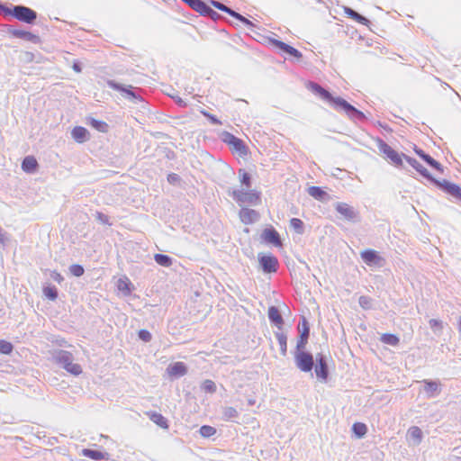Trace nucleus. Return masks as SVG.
Returning a JSON list of instances; mask_svg holds the SVG:
<instances>
[{
	"mask_svg": "<svg viewBox=\"0 0 461 461\" xmlns=\"http://www.w3.org/2000/svg\"><path fill=\"white\" fill-rule=\"evenodd\" d=\"M0 11L7 16L31 25L36 23L38 17L36 11L23 5H7L5 3L0 2Z\"/></svg>",
	"mask_w": 461,
	"mask_h": 461,
	"instance_id": "nucleus-1",
	"label": "nucleus"
},
{
	"mask_svg": "<svg viewBox=\"0 0 461 461\" xmlns=\"http://www.w3.org/2000/svg\"><path fill=\"white\" fill-rule=\"evenodd\" d=\"M106 85L109 88L120 92L121 95L134 104L144 102V98L139 93L140 88L131 85L119 83L113 79H107Z\"/></svg>",
	"mask_w": 461,
	"mask_h": 461,
	"instance_id": "nucleus-2",
	"label": "nucleus"
},
{
	"mask_svg": "<svg viewBox=\"0 0 461 461\" xmlns=\"http://www.w3.org/2000/svg\"><path fill=\"white\" fill-rule=\"evenodd\" d=\"M56 364L73 375H79L83 370L79 364L73 363L74 356L71 352L59 349L53 356Z\"/></svg>",
	"mask_w": 461,
	"mask_h": 461,
	"instance_id": "nucleus-3",
	"label": "nucleus"
},
{
	"mask_svg": "<svg viewBox=\"0 0 461 461\" xmlns=\"http://www.w3.org/2000/svg\"><path fill=\"white\" fill-rule=\"evenodd\" d=\"M294 361L296 368L303 373H312L314 368L315 356L306 348H294Z\"/></svg>",
	"mask_w": 461,
	"mask_h": 461,
	"instance_id": "nucleus-4",
	"label": "nucleus"
},
{
	"mask_svg": "<svg viewBox=\"0 0 461 461\" xmlns=\"http://www.w3.org/2000/svg\"><path fill=\"white\" fill-rule=\"evenodd\" d=\"M334 110L339 113H344L351 121L355 122H365L367 121L366 114L349 104L346 99L338 96L335 100Z\"/></svg>",
	"mask_w": 461,
	"mask_h": 461,
	"instance_id": "nucleus-5",
	"label": "nucleus"
},
{
	"mask_svg": "<svg viewBox=\"0 0 461 461\" xmlns=\"http://www.w3.org/2000/svg\"><path fill=\"white\" fill-rule=\"evenodd\" d=\"M230 195L240 205H258L261 203V192L256 189H234Z\"/></svg>",
	"mask_w": 461,
	"mask_h": 461,
	"instance_id": "nucleus-6",
	"label": "nucleus"
},
{
	"mask_svg": "<svg viewBox=\"0 0 461 461\" xmlns=\"http://www.w3.org/2000/svg\"><path fill=\"white\" fill-rule=\"evenodd\" d=\"M431 185L447 194L449 200L461 203V185L447 179L439 180L438 178H435Z\"/></svg>",
	"mask_w": 461,
	"mask_h": 461,
	"instance_id": "nucleus-7",
	"label": "nucleus"
},
{
	"mask_svg": "<svg viewBox=\"0 0 461 461\" xmlns=\"http://www.w3.org/2000/svg\"><path fill=\"white\" fill-rule=\"evenodd\" d=\"M258 269L265 275L277 273L280 264L276 256L271 252L258 253Z\"/></svg>",
	"mask_w": 461,
	"mask_h": 461,
	"instance_id": "nucleus-8",
	"label": "nucleus"
},
{
	"mask_svg": "<svg viewBox=\"0 0 461 461\" xmlns=\"http://www.w3.org/2000/svg\"><path fill=\"white\" fill-rule=\"evenodd\" d=\"M376 144L379 151L384 155V157L390 160V162L398 168L403 167L404 153H400L387 144L384 140L377 138Z\"/></svg>",
	"mask_w": 461,
	"mask_h": 461,
	"instance_id": "nucleus-9",
	"label": "nucleus"
},
{
	"mask_svg": "<svg viewBox=\"0 0 461 461\" xmlns=\"http://www.w3.org/2000/svg\"><path fill=\"white\" fill-rule=\"evenodd\" d=\"M313 371L316 378L321 383H327L330 379V372L329 367L328 357L320 352L315 355V362Z\"/></svg>",
	"mask_w": 461,
	"mask_h": 461,
	"instance_id": "nucleus-10",
	"label": "nucleus"
},
{
	"mask_svg": "<svg viewBox=\"0 0 461 461\" xmlns=\"http://www.w3.org/2000/svg\"><path fill=\"white\" fill-rule=\"evenodd\" d=\"M221 140L229 145L233 151L238 153L240 157L247 156L249 153V148L246 143L234 134L224 131L221 135Z\"/></svg>",
	"mask_w": 461,
	"mask_h": 461,
	"instance_id": "nucleus-11",
	"label": "nucleus"
},
{
	"mask_svg": "<svg viewBox=\"0 0 461 461\" xmlns=\"http://www.w3.org/2000/svg\"><path fill=\"white\" fill-rule=\"evenodd\" d=\"M362 261L370 267H383L386 260L380 255V252L374 249H366L360 252Z\"/></svg>",
	"mask_w": 461,
	"mask_h": 461,
	"instance_id": "nucleus-12",
	"label": "nucleus"
},
{
	"mask_svg": "<svg viewBox=\"0 0 461 461\" xmlns=\"http://www.w3.org/2000/svg\"><path fill=\"white\" fill-rule=\"evenodd\" d=\"M306 87L312 94L319 96L321 100L329 104L332 108L335 105V100L338 96H334L329 89L324 88L320 84L314 81H308L306 83Z\"/></svg>",
	"mask_w": 461,
	"mask_h": 461,
	"instance_id": "nucleus-13",
	"label": "nucleus"
},
{
	"mask_svg": "<svg viewBox=\"0 0 461 461\" xmlns=\"http://www.w3.org/2000/svg\"><path fill=\"white\" fill-rule=\"evenodd\" d=\"M267 42L275 49L278 50L280 52L287 54L297 60H300L303 58V54L300 50L281 40L275 39L273 37H267Z\"/></svg>",
	"mask_w": 461,
	"mask_h": 461,
	"instance_id": "nucleus-14",
	"label": "nucleus"
},
{
	"mask_svg": "<svg viewBox=\"0 0 461 461\" xmlns=\"http://www.w3.org/2000/svg\"><path fill=\"white\" fill-rule=\"evenodd\" d=\"M261 242L267 245H272L276 248H282L283 241L279 232L272 226L269 225L265 228L260 234Z\"/></svg>",
	"mask_w": 461,
	"mask_h": 461,
	"instance_id": "nucleus-15",
	"label": "nucleus"
},
{
	"mask_svg": "<svg viewBox=\"0 0 461 461\" xmlns=\"http://www.w3.org/2000/svg\"><path fill=\"white\" fill-rule=\"evenodd\" d=\"M298 331L295 348H304L307 347L311 332L310 323L305 316L301 317Z\"/></svg>",
	"mask_w": 461,
	"mask_h": 461,
	"instance_id": "nucleus-16",
	"label": "nucleus"
},
{
	"mask_svg": "<svg viewBox=\"0 0 461 461\" xmlns=\"http://www.w3.org/2000/svg\"><path fill=\"white\" fill-rule=\"evenodd\" d=\"M334 208L345 220L352 222L358 221V212L347 203L338 202L334 204Z\"/></svg>",
	"mask_w": 461,
	"mask_h": 461,
	"instance_id": "nucleus-17",
	"label": "nucleus"
},
{
	"mask_svg": "<svg viewBox=\"0 0 461 461\" xmlns=\"http://www.w3.org/2000/svg\"><path fill=\"white\" fill-rule=\"evenodd\" d=\"M5 26L7 28V32L14 38L21 39L34 44H38L41 42L40 36L32 33V32L22 29H15L12 25Z\"/></svg>",
	"mask_w": 461,
	"mask_h": 461,
	"instance_id": "nucleus-18",
	"label": "nucleus"
},
{
	"mask_svg": "<svg viewBox=\"0 0 461 461\" xmlns=\"http://www.w3.org/2000/svg\"><path fill=\"white\" fill-rule=\"evenodd\" d=\"M5 26L7 28V32L14 38L21 39L34 44H38L41 42L40 36L32 33V32L22 29H15L12 25Z\"/></svg>",
	"mask_w": 461,
	"mask_h": 461,
	"instance_id": "nucleus-19",
	"label": "nucleus"
},
{
	"mask_svg": "<svg viewBox=\"0 0 461 461\" xmlns=\"http://www.w3.org/2000/svg\"><path fill=\"white\" fill-rule=\"evenodd\" d=\"M415 154L421 158L429 167L440 174L444 173V167L429 154L426 153L422 149L414 146Z\"/></svg>",
	"mask_w": 461,
	"mask_h": 461,
	"instance_id": "nucleus-20",
	"label": "nucleus"
},
{
	"mask_svg": "<svg viewBox=\"0 0 461 461\" xmlns=\"http://www.w3.org/2000/svg\"><path fill=\"white\" fill-rule=\"evenodd\" d=\"M405 161L412 167L423 178L429 181L430 184L435 180V176L425 167H423L416 158L404 156Z\"/></svg>",
	"mask_w": 461,
	"mask_h": 461,
	"instance_id": "nucleus-21",
	"label": "nucleus"
},
{
	"mask_svg": "<svg viewBox=\"0 0 461 461\" xmlns=\"http://www.w3.org/2000/svg\"><path fill=\"white\" fill-rule=\"evenodd\" d=\"M267 318L272 326L277 328L279 330H283L285 326V320L277 306L270 305L268 307Z\"/></svg>",
	"mask_w": 461,
	"mask_h": 461,
	"instance_id": "nucleus-22",
	"label": "nucleus"
},
{
	"mask_svg": "<svg viewBox=\"0 0 461 461\" xmlns=\"http://www.w3.org/2000/svg\"><path fill=\"white\" fill-rule=\"evenodd\" d=\"M166 371L171 379H177L187 374L188 367L185 363L177 361L169 364Z\"/></svg>",
	"mask_w": 461,
	"mask_h": 461,
	"instance_id": "nucleus-23",
	"label": "nucleus"
},
{
	"mask_svg": "<svg viewBox=\"0 0 461 461\" xmlns=\"http://www.w3.org/2000/svg\"><path fill=\"white\" fill-rule=\"evenodd\" d=\"M239 217L243 224L250 225L259 221L260 214L254 209L242 207L239 212Z\"/></svg>",
	"mask_w": 461,
	"mask_h": 461,
	"instance_id": "nucleus-24",
	"label": "nucleus"
},
{
	"mask_svg": "<svg viewBox=\"0 0 461 461\" xmlns=\"http://www.w3.org/2000/svg\"><path fill=\"white\" fill-rule=\"evenodd\" d=\"M82 455L87 458H90L95 461L105 460L108 461L110 459V454L105 451H101L94 448H83L81 451Z\"/></svg>",
	"mask_w": 461,
	"mask_h": 461,
	"instance_id": "nucleus-25",
	"label": "nucleus"
},
{
	"mask_svg": "<svg viewBox=\"0 0 461 461\" xmlns=\"http://www.w3.org/2000/svg\"><path fill=\"white\" fill-rule=\"evenodd\" d=\"M71 136L77 143H84L90 138L88 130L83 126H75L71 131Z\"/></svg>",
	"mask_w": 461,
	"mask_h": 461,
	"instance_id": "nucleus-26",
	"label": "nucleus"
},
{
	"mask_svg": "<svg viewBox=\"0 0 461 461\" xmlns=\"http://www.w3.org/2000/svg\"><path fill=\"white\" fill-rule=\"evenodd\" d=\"M39 168V163L33 156H26L22 161V169L28 174L35 173Z\"/></svg>",
	"mask_w": 461,
	"mask_h": 461,
	"instance_id": "nucleus-27",
	"label": "nucleus"
},
{
	"mask_svg": "<svg viewBox=\"0 0 461 461\" xmlns=\"http://www.w3.org/2000/svg\"><path fill=\"white\" fill-rule=\"evenodd\" d=\"M424 391L429 397L435 396L440 391V382L438 380L425 379L423 380Z\"/></svg>",
	"mask_w": 461,
	"mask_h": 461,
	"instance_id": "nucleus-28",
	"label": "nucleus"
},
{
	"mask_svg": "<svg viewBox=\"0 0 461 461\" xmlns=\"http://www.w3.org/2000/svg\"><path fill=\"white\" fill-rule=\"evenodd\" d=\"M148 416L151 421H153L156 425L160 427L161 429H167L169 428L168 420L163 416L161 413L151 411L148 412Z\"/></svg>",
	"mask_w": 461,
	"mask_h": 461,
	"instance_id": "nucleus-29",
	"label": "nucleus"
},
{
	"mask_svg": "<svg viewBox=\"0 0 461 461\" xmlns=\"http://www.w3.org/2000/svg\"><path fill=\"white\" fill-rule=\"evenodd\" d=\"M344 12L348 15V17L353 19L354 21L357 22L358 23H360L362 25L368 26L371 23L369 19H367L366 16L360 14L359 13H357L351 7L345 6Z\"/></svg>",
	"mask_w": 461,
	"mask_h": 461,
	"instance_id": "nucleus-30",
	"label": "nucleus"
},
{
	"mask_svg": "<svg viewBox=\"0 0 461 461\" xmlns=\"http://www.w3.org/2000/svg\"><path fill=\"white\" fill-rule=\"evenodd\" d=\"M308 194L314 199L321 202H325L330 198V194L323 190L322 187L317 185L310 186L308 188Z\"/></svg>",
	"mask_w": 461,
	"mask_h": 461,
	"instance_id": "nucleus-31",
	"label": "nucleus"
},
{
	"mask_svg": "<svg viewBox=\"0 0 461 461\" xmlns=\"http://www.w3.org/2000/svg\"><path fill=\"white\" fill-rule=\"evenodd\" d=\"M87 125L91 126L93 129L96 130L99 132L105 133L109 130V125L107 122L102 120L95 119L94 117L86 118Z\"/></svg>",
	"mask_w": 461,
	"mask_h": 461,
	"instance_id": "nucleus-32",
	"label": "nucleus"
},
{
	"mask_svg": "<svg viewBox=\"0 0 461 461\" xmlns=\"http://www.w3.org/2000/svg\"><path fill=\"white\" fill-rule=\"evenodd\" d=\"M117 289L122 292L125 295H130L134 289L132 283L127 276H123L117 281Z\"/></svg>",
	"mask_w": 461,
	"mask_h": 461,
	"instance_id": "nucleus-33",
	"label": "nucleus"
},
{
	"mask_svg": "<svg viewBox=\"0 0 461 461\" xmlns=\"http://www.w3.org/2000/svg\"><path fill=\"white\" fill-rule=\"evenodd\" d=\"M238 174L240 185L246 189H251L253 185L251 174L244 168H240Z\"/></svg>",
	"mask_w": 461,
	"mask_h": 461,
	"instance_id": "nucleus-34",
	"label": "nucleus"
},
{
	"mask_svg": "<svg viewBox=\"0 0 461 461\" xmlns=\"http://www.w3.org/2000/svg\"><path fill=\"white\" fill-rule=\"evenodd\" d=\"M43 295L50 301H56L59 297L58 288L50 283H47L42 287Z\"/></svg>",
	"mask_w": 461,
	"mask_h": 461,
	"instance_id": "nucleus-35",
	"label": "nucleus"
},
{
	"mask_svg": "<svg viewBox=\"0 0 461 461\" xmlns=\"http://www.w3.org/2000/svg\"><path fill=\"white\" fill-rule=\"evenodd\" d=\"M154 261L164 267H169L173 265L174 259L168 255L157 253L154 255Z\"/></svg>",
	"mask_w": 461,
	"mask_h": 461,
	"instance_id": "nucleus-36",
	"label": "nucleus"
},
{
	"mask_svg": "<svg viewBox=\"0 0 461 461\" xmlns=\"http://www.w3.org/2000/svg\"><path fill=\"white\" fill-rule=\"evenodd\" d=\"M275 336L280 347V354L285 357L287 354V336L284 332L276 331Z\"/></svg>",
	"mask_w": 461,
	"mask_h": 461,
	"instance_id": "nucleus-37",
	"label": "nucleus"
},
{
	"mask_svg": "<svg viewBox=\"0 0 461 461\" xmlns=\"http://www.w3.org/2000/svg\"><path fill=\"white\" fill-rule=\"evenodd\" d=\"M380 341L384 344L396 347L400 343V338L396 334L384 333L381 335Z\"/></svg>",
	"mask_w": 461,
	"mask_h": 461,
	"instance_id": "nucleus-38",
	"label": "nucleus"
},
{
	"mask_svg": "<svg viewBox=\"0 0 461 461\" xmlns=\"http://www.w3.org/2000/svg\"><path fill=\"white\" fill-rule=\"evenodd\" d=\"M352 432L357 438H362L367 433V426L363 422H355L352 425Z\"/></svg>",
	"mask_w": 461,
	"mask_h": 461,
	"instance_id": "nucleus-39",
	"label": "nucleus"
},
{
	"mask_svg": "<svg viewBox=\"0 0 461 461\" xmlns=\"http://www.w3.org/2000/svg\"><path fill=\"white\" fill-rule=\"evenodd\" d=\"M217 432L216 428L210 425H202L199 429V433L201 437L204 438H209L214 436Z\"/></svg>",
	"mask_w": 461,
	"mask_h": 461,
	"instance_id": "nucleus-40",
	"label": "nucleus"
},
{
	"mask_svg": "<svg viewBox=\"0 0 461 461\" xmlns=\"http://www.w3.org/2000/svg\"><path fill=\"white\" fill-rule=\"evenodd\" d=\"M290 227L294 230V231L298 234H303L304 232V222L299 218H292L290 219Z\"/></svg>",
	"mask_w": 461,
	"mask_h": 461,
	"instance_id": "nucleus-41",
	"label": "nucleus"
},
{
	"mask_svg": "<svg viewBox=\"0 0 461 461\" xmlns=\"http://www.w3.org/2000/svg\"><path fill=\"white\" fill-rule=\"evenodd\" d=\"M239 416L238 411L234 407H225L222 411V419L226 421L232 420Z\"/></svg>",
	"mask_w": 461,
	"mask_h": 461,
	"instance_id": "nucleus-42",
	"label": "nucleus"
},
{
	"mask_svg": "<svg viewBox=\"0 0 461 461\" xmlns=\"http://www.w3.org/2000/svg\"><path fill=\"white\" fill-rule=\"evenodd\" d=\"M201 389L207 393H214L217 390L216 384L210 379L204 380L201 384Z\"/></svg>",
	"mask_w": 461,
	"mask_h": 461,
	"instance_id": "nucleus-43",
	"label": "nucleus"
},
{
	"mask_svg": "<svg viewBox=\"0 0 461 461\" xmlns=\"http://www.w3.org/2000/svg\"><path fill=\"white\" fill-rule=\"evenodd\" d=\"M14 345L5 339H0V354L11 355L14 351Z\"/></svg>",
	"mask_w": 461,
	"mask_h": 461,
	"instance_id": "nucleus-44",
	"label": "nucleus"
},
{
	"mask_svg": "<svg viewBox=\"0 0 461 461\" xmlns=\"http://www.w3.org/2000/svg\"><path fill=\"white\" fill-rule=\"evenodd\" d=\"M200 113L204 116L211 124L212 125H221V120L214 114L209 113L208 111L204 109L199 110Z\"/></svg>",
	"mask_w": 461,
	"mask_h": 461,
	"instance_id": "nucleus-45",
	"label": "nucleus"
},
{
	"mask_svg": "<svg viewBox=\"0 0 461 461\" xmlns=\"http://www.w3.org/2000/svg\"><path fill=\"white\" fill-rule=\"evenodd\" d=\"M408 432H409L411 438L417 440L418 443H420L422 440L423 433H422V430L419 427H417V426L411 427L409 429Z\"/></svg>",
	"mask_w": 461,
	"mask_h": 461,
	"instance_id": "nucleus-46",
	"label": "nucleus"
},
{
	"mask_svg": "<svg viewBox=\"0 0 461 461\" xmlns=\"http://www.w3.org/2000/svg\"><path fill=\"white\" fill-rule=\"evenodd\" d=\"M373 299L366 295H361L358 299L360 307L364 310H370L373 307Z\"/></svg>",
	"mask_w": 461,
	"mask_h": 461,
	"instance_id": "nucleus-47",
	"label": "nucleus"
},
{
	"mask_svg": "<svg viewBox=\"0 0 461 461\" xmlns=\"http://www.w3.org/2000/svg\"><path fill=\"white\" fill-rule=\"evenodd\" d=\"M69 272L72 276H76V277H80L84 275L85 273V268L82 265L80 264H72L70 267H69Z\"/></svg>",
	"mask_w": 461,
	"mask_h": 461,
	"instance_id": "nucleus-48",
	"label": "nucleus"
},
{
	"mask_svg": "<svg viewBox=\"0 0 461 461\" xmlns=\"http://www.w3.org/2000/svg\"><path fill=\"white\" fill-rule=\"evenodd\" d=\"M202 16L209 17L212 21H217L221 14L213 10L209 5L206 6L205 11L203 12Z\"/></svg>",
	"mask_w": 461,
	"mask_h": 461,
	"instance_id": "nucleus-49",
	"label": "nucleus"
},
{
	"mask_svg": "<svg viewBox=\"0 0 461 461\" xmlns=\"http://www.w3.org/2000/svg\"><path fill=\"white\" fill-rule=\"evenodd\" d=\"M138 338L143 342H149L152 339V334L146 329H140L138 331Z\"/></svg>",
	"mask_w": 461,
	"mask_h": 461,
	"instance_id": "nucleus-50",
	"label": "nucleus"
},
{
	"mask_svg": "<svg viewBox=\"0 0 461 461\" xmlns=\"http://www.w3.org/2000/svg\"><path fill=\"white\" fill-rule=\"evenodd\" d=\"M430 329L436 333L440 332L443 329V322L437 319H430L429 321Z\"/></svg>",
	"mask_w": 461,
	"mask_h": 461,
	"instance_id": "nucleus-51",
	"label": "nucleus"
},
{
	"mask_svg": "<svg viewBox=\"0 0 461 461\" xmlns=\"http://www.w3.org/2000/svg\"><path fill=\"white\" fill-rule=\"evenodd\" d=\"M95 219L101 222L102 224L111 226L112 223L110 221V218L108 215L104 214L102 212H95Z\"/></svg>",
	"mask_w": 461,
	"mask_h": 461,
	"instance_id": "nucleus-52",
	"label": "nucleus"
},
{
	"mask_svg": "<svg viewBox=\"0 0 461 461\" xmlns=\"http://www.w3.org/2000/svg\"><path fill=\"white\" fill-rule=\"evenodd\" d=\"M237 20L251 32H254V28L257 27L255 23H253L250 20H249L242 14H240V17H239Z\"/></svg>",
	"mask_w": 461,
	"mask_h": 461,
	"instance_id": "nucleus-53",
	"label": "nucleus"
},
{
	"mask_svg": "<svg viewBox=\"0 0 461 461\" xmlns=\"http://www.w3.org/2000/svg\"><path fill=\"white\" fill-rule=\"evenodd\" d=\"M167 178V182L171 185H176L181 181L180 176L176 173L168 174Z\"/></svg>",
	"mask_w": 461,
	"mask_h": 461,
	"instance_id": "nucleus-54",
	"label": "nucleus"
},
{
	"mask_svg": "<svg viewBox=\"0 0 461 461\" xmlns=\"http://www.w3.org/2000/svg\"><path fill=\"white\" fill-rule=\"evenodd\" d=\"M50 278L58 284H61L64 281L63 276L56 270L50 272Z\"/></svg>",
	"mask_w": 461,
	"mask_h": 461,
	"instance_id": "nucleus-55",
	"label": "nucleus"
},
{
	"mask_svg": "<svg viewBox=\"0 0 461 461\" xmlns=\"http://www.w3.org/2000/svg\"><path fill=\"white\" fill-rule=\"evenodd\" d=\"M211 4L213 7L222 12H225V10H227L228 7L226 5L222 4L218 0H211Z\"/></svg>",
	"mask_w": 461,
	"mask_h": 461,
	"instance_id": "nucleus-56",
	"label": "nucleus"
},
{
	"mask_svg": "<svg viewBox=\"0 0 461 461\" xmlns=\"http://www.w3.org/2000/svg\"><path fill=\"white\" fill-rule=\"evenodd\" d=\"M172 98L177 106H179L181 108H185L187 106V103L180 96L176 95V96H173Z\"/></svg>",
	"mask_w": 461,
	"mask_h": 461,
	"instance_id": "nucleus-57",
	"label": "nucleus"
},
{
	"mask_svg": "<svg viewBox=\"0 0 461 461\" xmlns=\"http://www.w3.org/2000/svg\"><path fill=\"white\" fill-rule=\"evenodd\" d=\"M8 241H9V238H8L7 233L5 231H4L2 227H0V243L5 246L7 244Z\"/></svg>",
	"mask_w": 461,
	"mask_h": 461,
	"instance_id": "nucleus-58",
	"label": "nucleus"
},
{
	"mask_svg": "<svg viewBox=\"0 0 461 461\" xmlns=\"http://www.w3.org/2000/svg\"><path fill=\"white\" fill-rule=\"evenodd\" d=\"M72 68L77 73L82 72V69H83L82 63L77 59L74 60L73 64H72Z\"/></svg>",
	"mask_w": 461,
	"mask_h": 461,
	"instance_id": "nucleus-59",
	"label": "nucleus"
},
{
	"mask_svg": "<svg viewBox=\"0 0 461 461\" xmlns=\"http://www.w3.org/2000/svg\"><path fill=\"white\" fill-rule=\"evenodd\" d=\"M226 14H228L230 16L233 17L234 19H238L239 17H240V14L238 13L237 11L233 10L232 8L230 7H227V10H225Z\"/></svg>",
	"mask_w": 461,
	"mask_h": 461,
	"instance_id": "nucleus-60",
	"label": "nucleus"
},
{
	"mask_svg": "<svg viewBox=\"0 0 461 461\" xmlns=\"http://www.w3.org/2000/svg\"><path fill=\"white\" fill-rule=\"evenodd\" d=\"M377 125L379 127H381L383 130H384L385 131H387V132H392L393 131L392 128L388 124H386V123H384L382 122H378Z\"/></svg>",
	"mask_w": 461,
	"mask_h": 461,
	"instance_id": "nucleus-61",
	"label": "nucleus"
},
{
	"mask_svg": "<svg viewBox=\"0 0 461 461\" xmlns=\"http://www.w3.org/2000/svg\"><path fill=\"white\" fill-rule=\"evenodd\" d=\"M255 404H256V400L255 399H252V398L248 399V405L249 406H254Z\"/></svg>",
	"mask_w": 461,
	"mask_h": 461,
	"instance_id": "nucleus-62",
	"label": "nucleus"
},
{
	"mask_svg": "<svg viewBox=\"0 0 461 461\" xmlns=\"http://www.w3.org/2000/svg\"><path fill=\"white\" fill-rule=\"evenodd\" d=\"M54 442H58V438L56 437H53V438H50V445H54Z\"/></svg>",
	"mask_w": 461,
	"mask_h": 461,
	"instance_id": "nucleus-63",
	"label": "nucleus"
},
{
	"mask_svg": "<svg viewBox=\"0 0 461 461\" xmlns=\"http://www.w3.org/2000/svg\"><path fill=\"white\" fill-rule=\"evenodd\" d=\"M457 326H458L457 327L458 328V331L461 333V316L458 319Z\"/></svg>",
	"mask_w": 461,
	"mask_h": 461,
	"instance_id": "nucleus-64",
	"label": "nucleus"
}]
</instances>
